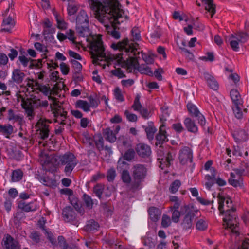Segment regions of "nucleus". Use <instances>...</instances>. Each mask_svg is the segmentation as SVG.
Segmentation results:
<instances>
[{
    "label": "nucleus",
    "instance_id": "423d86ee",
    "mask_svg": "<svg viewBox=\"0 0 249 249\" xmlns=\"http://www.w3.org/2000/svg\"><path fill=\"white\" fill-rule=\"evenodd\" d=\"M57 160L58 164L60 166H64L63 172L68 177L71 176L73 170L78 163V160L75 155L71 152L59 156Z\"/></svg>",
    "mask_w": 249,
    "mask_h": 249
},
{
    "label": "nucleus",
    "instance_id": "6e6d98bb",
    "mask_svg": "<svg viewBox=\"0 0 249 249\" xmlns=\"http://www.w3.org/2000/svg\"><path fill=\"white\" fill-rule=\"evenodd\" d=\"M8 119L10 121H20L22 119L18 115H15L14 110L10 109L8 111Z\"/></svg>",
    "mask_w": 249,
    "mask_h": 249
},
{
    "label": "nucleus",
    "instance_id": "e433bc0d",
    "mask_svg": "<svg viewBox=\"0 0 249 249\" xmlns=\"http://www.w3.org/2000/svg\"><path fill=\"white\" fill-rule=\"evenodd\" d=\"M75 106L76 108H81L85 112L90 111V105L86 101L78 100L76 102Z\"/></svg>",
    "mask_w": 249,
    "mask_h": 249
},
{
    "label": "nucleus",
    "instance_id": "2f4dec72",
    "mask_svg": "<svg viewBox=\"0 0 249 249\" xmlns=\"http://www.w3.org/2000/svg\"><path fill=\"white\" fill-rule=\"evenodd\" d=\"M207 5L205 9L211 13V18L213 17L215 13V5L213 4V0H201Z\"/></svg>",
    "mask_w": 249,
    "mask_h": 249
},
{
    "label": "nucleus",
    "instance_id": "5701e85b",
    "mask_svg": "<svg viewBox=\"0 0 249 249\" xmlns=\"http://www.w3.org/2000/svg\"><path fill=\"white\" fill-rule=\"evenodd\" d=\"M26 76V74L20 69H14L12 72V79L17 84H21Z\"/></svg>",
    "mask_w": 249,
    "mask_h": 249
},
{
    "label": "nucleus",
    "instance_id": "412c9836",
    "mask_svg": "<svg viewBox=\"0 0 249 249\" xmlns=\"http://www.w3.org/2000/svg\"><path fill=\"white\" fill-rule=\"evenodd\" d=\"M228 183L235 188L240 187L244 188V183L243 178H237L233 172L230 173V177L228 179Z\"/></svg>",
    "mask_w": 249,
    "mask_h": 249
},
{
    "label": "nucleus",
    "instance_id": "4c0bfd02",
    "mask_svg": "<svg viewBox=\"0 0 249 249\" xmlns=\"http://www.w3.org/2000/svg\"><path fill=\"white\" fill-rule=\"evenodd\" d=\"M99 227L98 222L93 219L89 220L85 226V230L87 231H91L97 230Z\"/></svg>",
    "mask_w": 249,
    "mask_h": 249
},
{
    "label": "nucleus",
    "instance_id": "ddd939ff",
    "mask_svg": "<svg viewBox=\"0 0 249 249\" xmlns=\"http://www.w3.org/2000/svg\"><path fill=\"white\" fill-rule=\"evenodd\" d=\"M51 121L46 119L40 118L37 122L36 126L37 127V131H39V137L44 140L48 138L50 130L49 129V123Z\"/></svg>",
    "mask_w": 249,
    "mask_h": 249
},
{
    "label": "nucleus",
    "instance_id": "bb28decb",
    "mask_svg": "<svg viewBox=\"0 0 249 249\" xmlns=\"http://www.w3.org/2000/svg\"><path fill=\"white\" fill-rule=\"evenodd\" d=\"M18 60L20 63L23 65L24 67H26L28 66L30 62L29 68L33 69L34 67H38V64L34 63L35 61L34 60L31 58H28L24 55H20L18 57Z\"/></svg>",
    "mask_w": 249,
    "mask_h": 249
},
{
    "label": "nucleus",
    "instance_id": "de8ad7c7",
    "mask_svg": "<svg viewBox=\"0 0 249 249\" xmlns=\"http://www.w3.org/2000/svg\"><path fill=\"white\" fill-rule=\"evenodd\" d=\"M181 182L179 180L176 179L174 181L169 187V191L171 193L174 194L176 193L178 188L181 186Z\"/></svg>",
    "mask_w": 249,
    "mask_h": 249
},
{
    "label": "nucleus",
    "instance_id": "69168bd1",
    "mask_svg": "<svg viewBox=\"0 0 249 249\" xmlns=\"http://www.w3.org/2000/svg\"><path fill=\"white\" fill-rule=\"evenodd\" d=\"M60 68L61 72L63 75H67L70 71L69 66L64 62H62L60 65Z\"/></svg>",
    "mask_w": 249,
    "mask_h": 249
},
{
    "label": "nucleus",
    "instance_id": "9b49d317",
    "mask_svg": "<svg viewBox=\"0 0 249 249\" xmlns=\"http://www.w3.org/2000/svg\"><path fill=\"white\" fill-rule=\"evenodd\" d=\"M62 217L66 222H70L74 225L79 223V220L75 210L71 206H67L62 210Z\"/></svg>",
    "mask_w": 249,
    "mask_h": 249
},
{
    "label": "nucleus",
    "instance_id": "b1692460",
    "mask_svg": "<svg viewBox=\"0 0 249 249\" xmlns=\"http://www.w3.org/2000/svg\"><path fill=\"white\" fill-rule=\"evenodd\" d=\"M183 123L188 131L194 134H196L198 132V129L197 126L195 121L190 118H186Z\"/></svg>",
    "mask_w": 249,
    "mask_h": 249
},
{
    "label": "nucleus",
    "instance_id": "f704fd0d",
    "mask_svg": "<svg viewBox=\"0 0 249 249\" xmlns=\"http://www.w3.org/2000/svg\"><path fill=\"white\" fill-rule=\"evenodd\" d=\"M82 198L87 208L89 210L93 208L94 200L90 196L85 193L83 195Z\"/></svg>",
    "mask_w": 249,
    "mask_h": 249
},
{
    "label": "nucleus",
    "instance_id": "09e8293b",
    "mask_svg": "<svg viewBox=\"0 0 249 249\" xmlns=\"http://www.w3.org/2000/svg\"><path fill=\"white\" fill-rule=\"evenodd\" d=\"M116 176V171L113 168L109 169L107 173V179L108 182H113Z\"/></svg>",
    "mask_w": 249,
    "mask_h": 249
},
{
    "label": "nucleus",
    "instance_id": "c756f323",
    "mask_svg": "<svg viewBox=\"0 0 249 249\" xmlns=\"http://www.w3.org/2000/svg\"><path fill=\"white\" fill-rule=\"evenodd\" d=\"M103 135L107 141L113 143L116 140V137L113 131L108 127L106 128L103 132Z\"/></svg>",
    "mask_w": 249,
    "mask_h": 249
},
{
    "label": "nucleus",
    "instance_id": "f3484780",
    "mask_svg": "<svg viewBox=\"0 0 249 249\" xmlns=\"http://www.w3.org/2000/svg\"><path fill=\"white\" fill-rule=\"evenodd\" d=\"M135 150L140 157L143 158H148L151 154L150 146L143 143L137 144Z\"/></svg>",
    "mask_w": 249,
    "mask_h": 249
},
{
    "label": "nucleus",
    "instance_id": "a211bd4d",
    "mask_svg": "<svg viewBox=\"0 0 249 249\" xmlns=\"http://www.w3.org/2000/svg\"><path fill=\"white\" fill-rule=\"evenodd\" d=\"M18 207L24 212H29L36 211L37 209V205L36 201L26 203L23 200H21L18 203Z\"/></svg>",
    "mask_w": 249,
    "mask_h": 249
},
{
    "label": "nucleus",
    "instance_id": "0e129e2a",
    "mask_svg": "<svg viewBox=\"0 0 249 249\" xmlns=\"http://www.w3.org/2000/svg\"><path fill=\"white\" fill-rule=\"evenodd\" d=\"M89 104L90 107L96 108L100 104L99 100L94 99L92 96H90L89 97Z\"/></svg>",
    "mask_w": 249,
    "mask_h": 249
},
{
    "label": "nucleus",
    "instance_id": "774afa93",
    "mask_svg": "<svg viewBox=\"0 0 249 249\" xmlns=\"http://www.w3.org/2000/svg\"><path fill=\"white\" fill-rule=\"evenodd\" d=\"M161 36V29L157 27L154 31L151 34V36L154 38H159Z\"/></svg>",
    "mask_w": 249,
    "mask_h": 249
},
{
    "label": "nucleus",
    "instance_id": "ea45409f",
    "mask_svg": "<svg viewBox=\"0 0 249 249\" xmlns=\"http://www.w3.org/2000/svg\"><path fill=\"white\" fill-rule=\"evenodd\" d=\"M124 160L123 159L120 158L117 162V169L120 172H123V171H128L129 169V164Z\"/></svg>",
    "mask_w": 249,
    "mask_h": 249
},
{
    "label": "nucleus",
    "instance_id": "37998d69",
    "mask_svg": "<svg viewBox=\"0 0 249 249\" xmlns=\"http://www.w3.org/2000/svg\"><path fill=\"white\" fill-rule=\"evenodd\" d=\"M104 190V186L101 184H98L93 187V192L99 199L102 198V195Z\"/></svg>",
    "mask_w": 249,
    "mask_h": 249
},
{
    "label": "nucleus",
    "instance_id": "9d476101",
    "mask_svg": "<svg viewBox=\"0 0 249 249\" xmlns=\"http://www.w3.org/2000/svg\"><path fill=\"white\" fill-rule=\"evenodd\" d=\"M198 211L193 210L189 205H185L182 206V215H184L181 225L183 229L187 230L192 228L193 221L196 216V213Z\"/></svg>",
    "mask_w": 249,
    "mask_h": 249
},
{
    "label": "nucleus",
    "instance_id": "680f3d73",
    "mask_svg": "<svg viewBox=\"0 0 249 249\" xmlns=\"http://www.w3.org/2000/svg\"><path fill=\"white\" fill-rule=\"evenodd\" d=\"M66 35L67 36V38H68L70 41H71L73 44H77V42L75 40V37H74V31L71 29H69L66 32Z\"/></svg>",
    "mask_w": 249,
    "mask_h": 249
},
{
    "label": "nucleus",
    "instance_id": "13d9d810",
    "mask_svg": "<svg viewBox=\"0 0 249 249\" xmlns=\"http://www.w3.org/2000/svg\"><path fill=\"white\" fill-rule=\"evenodd\" d=\"M111 72L113 75L117 77L118 78H122L126 77V75L124 74L123 71L120 68L113 70L111 71Z\"/></svg>",
    "mask_w": 249,
    "mask_h": 249
},
{
    "label": "nucleus",
    "instance_id": "338daca9",
    "mask_svg": "<svg viewBox=\"0 0 249 249\" xmlns=\"http://www.w3.org/2000/svg\"><path fill=\"white\" fill-rule=\"evenodd\" d=\"M30 238L36 243H38L40 241V234L37 231H33L30 235Z\"/></svg>",
    "mask_w": 249,
    "mask_h": 249
},
{
    "label": "nucleus",
    "instance_id": "c03bdc74",
    "mask_svg": "<svg viewBox=\"0 0 249 249\" xmlns=\"http://www.w3.org/2000/svg\"><path fill=\"white\" fill-rule=\"evenodd\" d=\"M70 62L72 65V72H81L82 65L80 63L74 59H71Z\"/></svg>",
    "mask_w": 249,
    "mask_h": 249
},
{
    "label": "nucleus",
    "instance_id": "e2e57ef3",
    "mask_svg": "<svg viewBox=\"0 0 249 249\" xmlns=\"http://www.w3.org/2000/svg\"><path fill=\"white\" fill-rule=\"evenodd\" d=\"M172 128L178 133H180L184 130V127L180 123L173 124Z\"/></svg>",
    "mask_w": 249,
    "mask_h": 249
},
{
    "label": "nucleus",
    "instance_id": "49530a36",
    "mask_svg": "<svg viewBox=\"0 0 249 249\" xmlns=\"http://www.w3.org/2000/svg\"><path fill=\"white\" fill-rule=\"evenodd\" d=\"M78 9L77 4L75 3L69 2L67 7L68 13L69 16L73 15Z\"/></svg>",
    "mask_w": 249,
    "mask_h": 249
},
{
    "label": "nucleus",
    "instance_id": "7ed1b4c3",
    "mask_svg": "<svg viewBox=\"0 0 249 249\" xmlns=\"http://www.w3.org/2000/svg\"><path fill=\"white\" fill-rule=\"evenodd\" d=\"M217 198L220 215H225L223 222L224 225H226V229L230 230L231 236H238L240 235L239 223L236 218V209L232 201L230 198H226L220 193L218 194Z\"/></svg>",
    "mask_w": 249,
    "mask_h": 249
},
{
    "label": "nucleus",
    "instance_id": "5fc2aeb1",
    "mask_svg": "<svg viewBox=\"0 0 249 249\" xmlns=\"http://www.w3.org/2000/svg\"><path fill=\"white\" fill-rule=\"evenodd\" d=\"M239 106H235V107L232 108L235 117L238 119H241L243 117V112Z\"/></svg>",
    "mask_w": 249,
    "mask_h": 249
},
{
    "label": "nucleus",
    "instance_id": "20e7f679",
    "mask_svg": "<svg viewBox=\"0 0 249 249\" xmlns=\"http://www.w3.org/2000/svg\"><path fill=\"white\" fill-rule=\"evenodd\" d=\"M132 175L133 180L130 184V190L134 192L141 188L142 183L147 175V169L143 164H136L132 167Z\"/></svg>",
    "mask_w": 249,
    "mask_h": 249
},
{
    "label": "nucleus",
    "instance_id": "0eeeda50",
    "mask_svg": "<svg viewBox=\"0 0 249 249\" xmlns=\"http://www.w3.org/2000/svg\"><path fill=\"white\" fill-rule=\"evenodd\" d=\"M76 29L79 36L82 37H87L90 34L89 29V18L87 12L84 10H81L76 18Z\"/></svg>",
    "mask_w": 249,
    "mask_h": 249
},
{
    "label": "nucleus",
    "instance_id": "603ef678",
    "mask_svg": "<svg viewBox=\"0 0 249 249\" xmlns=\"http://www.w3.org/2000/svg\"><path fill=\"white\" fill-rule=\"evenodd\" d=\"M171 224L170 217L166 215L163 214L161 220V225L163 228H166L168 227Z\"/></svg>",
    "mask_w": 249,
    "mask_h": 249
},
{
    "label": "nucleus",
    "instance_id": "4d7b16f0",
    "mask_svg": "<svg viewBox=\"0 0 249 249\" xmlns=\"http://www.w3.org/2000/svg\"><path fill=\"white\" fill-rule=\"evenodd\" d=\"M124 115L126 116V119L129 122H136L137 120V116L136 115L133 113H131L129 112L128 110H125L124 111Z\"/></svg>",
    "mask_w": 249,
    "mask_h": 249
},
{
    "label": "nucleus",
    "instance_id": "cd10ccee",
    "mask_svg": "<svg viewBox=\"0 0 249 249\" xmlns=\"http://www.w3.org/2000/svg\"><path fill=\"white\" fill-rule=\"evenodd\" d=\"M230 97L234 106L242 104V100L240 94L237 89H231L230 91Z\"/></svg>",
    "mask_w": 249,
    "mask_h": 249
},
{
    "label": "nucleus",
    "instance_id": "3c124183",
    "mask_svg": "<svg viewBox=\"0 0 249 249\" xmlns=\"http://www.w3.org/2000/svg\"><path fill=\"white\" fill-rule=\"evenodd\" d=\"M140 96L137 95L134 100V103L132 106V107L135 111H138L142 107L140 102Z\"/></svg>",
    "mask_w": 249,
    "mask_h": 249
},
{
    "label": "nucleus",
    "instance_id": "a19ab883",
    "mask_svg": "<svg viewBox=\"0 0 249 249\" xmlns=\"http://www.w3.org/2000/svg\"><path fill=\"white\" fill-rule=\"evenodd\" d=\"M121 178L122 181L127 185L129 184L130 185L132 182L131 181V177L128 170L123 171V172H121Z\"/></svg>",
    "mask_w": 249,
    "mask_h": 249
},
{
    "label": "nucleus",
    "instance_id": "6e6552de",
    "mask_svg": "<svg viewBox=\"0 0 249 249\" xmlns=\"http://www.w3.org/2000/svg\"><path fill=\"white\" fill-rule=\"evenodd\" d=\"M90 48L91 49L90 54L93 59V64H99V61H102L106 58L105 48L101 39L93 40L90 44Z\"/></svg>",
    "mask_w": 249,
    "mask_h": 249
},
{
    "label": "nucleus",
    "instance_id": "39448f33",
    "mask_svg": "<svg viewBox=\"0 0 249 249\" xmlns=\"http://www.w3.org/2000/svg\"><path fill=\"white\" fill-rule=\"evenodd\" d=\"M159 145L157 149V160L160 163V167L164 169L173 164L175 154L173 149L164 148L162 145Z\"/></svg>",
    "mask_w": 249,
    "mask_h": 249
},
{
    "label": "nucleus",
    "instance_id": "4be33fe9",
    "mask_svg": "<svg viewBox=\"0 0 249 249\" xmlns=\"http://www.w3.org/2000/svg\"><path fill=\"white\" fill-rule=\"evenodd\" d=\"M203 77L210 88L214 90H217L218 89V84L212 75L208 72H204Z\"/></svg>",
    "mask_w": 249,
    "mask_h": 249
},
{
    "label": "nucleus",
    "instance_id": "c9c22d12",
    "mask_svg": "<svg viewBox=\"0 0 249 249\" xmlns=\"http://www.w3.org/2000/svg\"><path fill=\"white\" fill-rule=\"evenodd\" d=\"M13 127L11 124L0 125V132L6 135L7 138H9V135L13 132Z\"/></svg>",
    "mask_w": 249,
    "mask_h": 249
},
{
    "label": "nucleus",
    "instance_id": "393cba45",
    "mask_svg": "<svg viewBox=\"0 0 249 249\" xmlns=\"http://www.w3.org/2000/svg\"><path fill=\"white\" fill-rule=\"evenodd\" d=\"M117 142L118 146L128 148L132 147V142L127 136H120L118 137Z\"/></svg>",
    "mask_w": 249,
    "mask_h": 249
},
{
    "label": "nucleus",
    "instance_id": "8fccbe9b",
    "mask_svg": "<svg viewBox=\"0 0 249 249\" xmlns=\"http://www.w3.org/2000/svg\"><path fill=\"white\" fill-rule=\"evenodd\" d=\"M181 215H182V206L180 208V211L177 210L173 211L172 214V221L175 223H178L179 221V218Z\"/></svg>",
    "mask_w": 249,
    "mask_h": 249
},
{
    "label": "nucleus",
    "instance_id": "2eb2a0df",
    "mask_svg": "<svg viewBox=\"0 0 249 249\" xmlns=\"http://www.w3.org/2000/svg\"><path fill=\"white\" fill-rule=\"evenodd\" d=\"M179 160L180 163L184 165L188 161L190 162L193 160V152L192 150L188 146H184L179 151Z\"/></svg>",
    "mask_w": 249,
    "mask_h": 249
},
{
    "label": "nucleus",
    "instance_id": "a878e982",
    "mask_svg": "<svg viewBox=\"0 0 249 249\" xmlns=\"http://www.w3.org/2000/svg\"><path fill=\"white\" fill-rule=\"evenodd\" d=\"M22 108L24 109L27 117L30 120H32L35 115L34 109L30 102H24L22 104Z\"/></svg>",
    "mask_w": 249,
    "mask_h": 249
},
{
    "label": "nucleus",
    "instance_id": "58836bf2",
    "mask_svg": "<svg viewBox=\"0 0 249 249\" xmlns=\"http://www.w3.org/2000/svg\"><path fill=\"white\" fill-rule=\"evenodd\" d=\"M15 22L14 20L11 17H8L3 20L2 25L7 26L3 29V30L7 32H9L11 28L14 26Z\"/></svg>",
    "mask_w": 249,
    "mask_h": 249
},
{
    "label": "nucleus",
    "instance_id": "dca6fc26",
    "mask_svg": "<svg viewBox=\"0 0 249 249\" xmlns=\"http://www.w3.org/2000/svg\"><path fill=\"white\" fill-rule=\"evenodd\" d=\"M4 249H20L19 242L9 234H6L2 240Z\"/></svg>",
    "mask_w": 249,
    "mask_h": 249
},
{
    "label": "nucleus",
    "instance_id": "4468645a",
    "mask_svg": "<svg viewBox=\"0 0 249 249\" xmlns=\"http://www.w3.org/2000/svg\"><path fill=\"white\" fill-rule=\"evenodd\" d=\"M188 111L192 117L197 118L198 123L203 126L206 124V120L204 116L199 112L197 107L191 103H188L187 105Z\"/></svg>",
    "mask_w": 249,
    "mask_h": 249
},
{
    "label": "nucleus",
    "instance_id": "f8f14e48",
    "mask_svg": "<svg viewBox=\"0 0 249 249\" xmlns=\"http://www.w3.org/2000/svg\"><path fill=\"white\" fill-rule=\"evenodd\" d=\"M51 110L53 111L54 117V122L59 123L60 125L66 124V119L67 118V112L60 106H57L53 107L51 105Z\"/></svg>",
    "mask_w": 249,
    "mask_h": 249
},
{
    "label": "nucleus",
    "instance_id": "a18cd8bd",
    "mask_svg": "<svg viewBox=\"0 0 249 249\" xmlns=\"http://www.w3.org/2000/svg\"><path fill=\"white\" fill-rule=\"evenodd\" d=\"M196 227L198 231H204L207 229L208 224L205 220L201 219L196 222Z\"/></svg>",
    "mask_w": 249,
    "mask_h": 249
},
{
    "label": "nucleus",
    "instance_id": "7c9ffc66",
    "mask_svg": "<svg viewBox=\"0 0 249 249\" xmlns=\"http://www.w3.org/2000/svg\"><path fill=\"white\" fill-rule=\"evenodd\" d=\"M145 131L146 133L147 139L149 140H152L154 139V136L157 131V129L154 126L152 122L148 123V126L145 127Z\"/></svg>",
    "mask_w": 249,
    "mask_h": 249
},
{
    "label": "nucleus",
    "instance_id": "aec40b11",
    "mask_svg": "<svg viewBox=\"0 0 249 249\" xmlns=\"http://www.w3.org/2000/svg\"><path fill=\"white\" fill-rule=\"evenodd\" d=\"M156 146L159 145H162L164 142L168 141L165 125L162 124L160 126L159 133L156 135Z\"/></svg>",
    "mask_w": 249,
    "mask_h": 249
},
{
    "label": "nucleus",
    "instance_id": "72a5a7b5",
    "mask_svg": "<svg viewBox=\"0 0 249 249\" xmlns=\"http://www.w3.org/2000/svg\"><path fill=\"white\" fill-rule=\"evenodd\" d=\"M23 176V173L20 169H16L13 171L11 175V181L18 182L22 179Z\"/></svg>",
    "mask_w": 249,
    "mask_h": 249
},
{
    "label": "nucleus",
    "instance_id": "f257e3e1",
    "mask_svg": "<svg viewBox=\"0 0 249 249\" xmlns=\"http://www.w3.org/2000/svg\"><path fill=\"white\" fill-rule=\"evenodd\" d=\"M90 9L95 12L96 19L104 25L109 35L114 30V25L123 21L124 12L116 0H89Z\"/></svg>",
    "mask_w": 249,
    "mask_h": 249
},
{
    "label": "nucleus",
    "instance_id": "1a4fd4ad",
    "mask_svg": "<svg viewBox=\"0 0 249 249\" xmlns=\"http://www.w3.org/2000/svg\"><path fill=\"white\" fill-rule=\"evenodd\" d=\"M248 39V34L245 32H240L229 35L226 37L225 41L229 43L234 51L238 52L239 50L240 45H242L247 42Z\"/></svg>",
    "mask_w": 249,
    "mask_h": 249
},
{
    "label": "nucleus",
    "instance_id": "f03ea898",
    "mask_svg": "<svg viewBox=\"0 0 249 249\" xmlns=\"http://www.w3.org/2000/svg\"><path fill=\"white\" fill-rule=\"evenodd\" d=\"M137 43L134 44L130 42L128 38H125L122 41H120L117 43H113L111 45V47L114 50H119L120 51L124 52L127 53H129L128 58L125 60L123 58L122 53H118L116 55V59H117L118 63L123 66V63L127 67V70L129 72H131L132 69L139 70L142 73H145L148 75H153L152 71L149 67L146 66L143 70L140 69L139 63L138 62L137 55L140 54V52L137 51L136 46Z\"/></svg>",
    "mask_w": 249,
    "mask_h": 249
},
{
    "label": "nucleus",
    "instance_id": "79ce46f5",
    "mask_svg": "<svg viewBox=\"0 0 249 249\" xmlns=\"http://www.w3.org/2000/svg\"><path fill=\"white\" fill-rule=\"evenodd\" d=\"M128 148L129 149L125 152L123 156V159L130 161L134 158L135 152L133 148L131 147Z\"/></svg>",
    "mask_w": 249,
    "mask_h": 249
},
{
    "label": "nucleus",
    "instance_id": "bf43d9fd",
    "mask_svg": "<svg viewBox=\"0 0 249 249\" xmlns=\"http://www.w3.org/2000/svg\"><path fill=\"white\" fill-rule=\"evenodd\" d=\"M114 96L115 97V98L120 101L123 102L124 101V98L123 97V95L122 94V92L121 89H119V88L117 87L114 89Z\"/></svg>",
    "mask_w": 249,
    "mask_h": 249
},
{
    "label": "nucleus",
    "instance_id": "864d4df0",
    "mask_svg": "<svg viewBox=\"0 0 249 249\" xmlns=\"http://www.w3.org/2000/svg\"><path fill=\"white\" fill-rule=\"evenodd\" d=\"M133 41H138L141 38L140 31L138 28L134 27L131 30Z\"/></svg>",
    "mask_w": 249,
    "mask_h": 249
},
{
    "label": "nucleus",
    "instance_id": "473e14b6",
    "mask_svg": "<svg viewBox=\"0 0 249 249\" xmlns=\"http://www.w3.org/2000/svg\"><path fill=\"white\" fill-rule=\"evenodd\" d=\"M148 213L151 221L156 222L160 218L159 210L154 207H150L148 210Z\"/></svg>",
    "mask_w": 249,
    "mask_h": 249
},
{
    "label": "nucleus",
    "instance_id": "6ab92c4d",
    "mask_svg": "<svg viewBox=\"0 0 249 249\" xmlns=\"http://www.w3.org/2000/svg\"><path fill=\"white\" fill-rule=\"evenodd\" d=\"M232 135L235 142L237 143L246 142L249 138L248 133L244 129L235 130L232 133Z\"/></svg>",
    "mask_w": 249,
    "mask_h": 249
},
{
    "label": "nucleus",
    "instance_id": "052dcab7",
    "mask_svg": "<svg viewBox=\"0 0 249 249\" xmlns=\"http://www.w3.org/2000/svg\"><path fill=\"white\" fill-rule=\"evenodd\" d=\"M45 232L47 238L50 243L53 245L56 246L57 245V242L55 238L54 237L53 234L51 231H49L47 230H45Z\"/></svg>",
    "mask_w": 249,
    "mask_h": 249
},
{
    "label": "nucleus",
    "instance_id": "c85d7f7f",
    "mask_svg": "<svg viewBox=\"0 0 249 249\" xmlns=\"http://www.w3.org/2000/svg\"><path fill=\"white\" fill-rule=\"evenodd\" d=\"M38 178L45 186L54 188L57 185L56 181L55 179L50 178L48 177L39 176Z\"/></svg>",
    "mask_w": 249,
    "mask_h": 249
}]
</instances>
